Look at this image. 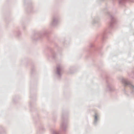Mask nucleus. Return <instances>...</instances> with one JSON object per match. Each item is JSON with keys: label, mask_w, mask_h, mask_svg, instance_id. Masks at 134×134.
<instances>
[{"label": "nucleus", "mask_w": 134, "mask_h": 134, "mask_svg": "<svg viewBox=\"0 0 134 134\" xmlns=\"http://www.w3.org/2000/svg\"><path fill=\"white\" fill-rule=\"evenodd\" d=\"M95 117V119L96 120H97V115H96L94 116Z\"/></svg>", "instance_id": "nucleus-1"}, {"label": "nucleus", "mask_w": 134, "mask_h": 134, "mask_svg": "<svg viewBox=\"0 0 134 134\" xmlns=\"http://www.w3.org/2000/svg\"><path fill=\"white\" fill-rule=\"evenodd\" d=\"M57 70H58V71H59V69H58V68H57Z\"/></svg>", "instance_id": "nucleus-2"}]
</instances>
